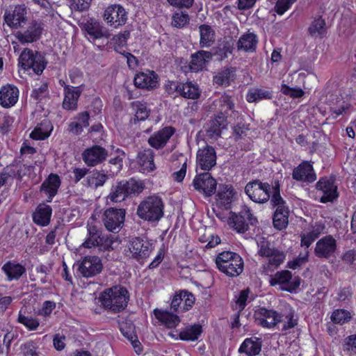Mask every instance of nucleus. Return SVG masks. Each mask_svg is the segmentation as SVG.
<instances>
[{"label": "nucleus", "instance_id": "1", "mask_svg": "<svg viewBox=\"0 0 356 356\" xmlns=\"http://www.w3.org/2000/svg\"><path fill=\"white\" fill-rule=\"evenodd\" d=\"M254 316L257 323L264 327L271 328L279 323H284L282 330H287L297 325V321L293 318L294 312L292 310L284 316L273 309L261 307L255 312Z\"/></svg>", "mask_w": 356, "mask_h": 356}, {"label": "nucleus", "instance_id": "2", "mask_svg": "<svg viewBox=\"0 0 356 356\" xmlns=\"http://www.w3.org/2000/svg\"><path fill=\"white\" fill-rule=\"evenodd\" d=\"M129 294L125 287L115 286L104 290L99 296L102 305L113 313L120 312L127 307Z\"/></svg>", "mask_w": 356, "mask_h": 356}, {"label": "nucleus", "instance_id": "3", "mask_svg": "<svg viewBox=\"0 0 356 356\" xmlns=\"http://www.w3.org/2000/svg\"><path fill=\"white\" fill-rule=\"evenodd\" d=\"M120 243L118 236L104 234L96 226L88 225V237L82 245L86 248L97 247L99 251H110L114 250Z\"/></svg>", "mask_w": 356, "mask_h": 356}, {"label": "nucleus", "instance_id": "4", "mask_svg": "<svg viewBox=\"0 0 356 356\" xmlns=\"http://www.w3.org/2000/svg\"><path fill=\"white\" fill-rule=\"evenodd\" d=\"M143 189V183L134 179L118 181L115 185L112 186L111 192L107 196V200L112 202H121L130 196L140 193Z\"/></svg>", "mask_w": 356, "mask_h": 356}, {"label": "nucleus", "instance_id": "5", "mask_svg": "<svg viewBox=\"0 0 356 356\" xmlns=\"http://www.w3.org/2000/svg\"><path fill=\"white\" fill-rule=\"evenodd\" d=\"M216 264L219 270L229 277H237L243 270V260L242 257L233 252L225 251L218 254Z\"/></svg>", "mask_w": 356, "mask_h": 356}, {"label": "nucleus", "instance_id": "6", "mask_svg": "<svg viewBox=\"0 0 356 356\" xmlns=\"http://www.w3.org/2000/svg\"><path fill=\"white\" fill-rule=\"evenodd\" d=\"M137 214L141 219L149 222L159 221L163 216V203L158 196H149L140 203Z\"/></svg>", "mask_w": 356, "mask_h": 356}, {"label": "nucleus", "instance_id": "7", "mask_svg": "<svg viewBox=\"0 0 356 356\" xmlns=\"http://www.w3.org/2000/svg\"><path fill=\"white\" fill-rule=\"evenodd\" d=\"M19 64L24 70L33 69L35 74H40L44 70L47 62L40 53H34L31 49L26 48L19 56Z\"/></svg>", "mask_w": 356, "mask_h": 356}, {"label": "nucleus", "instance_id": "8", "mask_svg": "<svg viewBox=\"0 0 356 356\" xmlns=\"http://www.w3.org/2000/svg\"><path fill=\"white\" fill-rule=\"evenodd\" d=\"M271 187L272 185L270 186L267 182L254 179L246 184L245 192L253 202L264 204L270 200Z\"/></svg>", "mask_w": 356, "mask_h": 356}, {"label": "nucleus", "instance_id": "9", "mask_svg": "<svg viewBox=\"0 0 356 356\" xmlns=\"http://www.w3.org/2000/svg\"><path fill=\"white\" fill-rule=\"evenodd\" d=\"M258 254L261 257L268 258V264L274 268L278 267L284 260L285 254L270 247V243L264 237L257 241Z\"/></svg>", "mask_w": 356, "mask_h": 356}, {"label": "nucleus", "instance_id": "10", "mask_svg": "<svg viewBox=\"0 0 356 356\" xmlns=\"http://www.w3.org/2000/svg\"><path fill=\"white\" fill-rule=\"evenodd\" d=\"M109 156L108 151L99 145H93L86 148L81 154L82 159L88 167L101 165Z\"/></svg>", "mask_w": 356, "mask_h": 356}, {"label": "nucleus", "instance_id": "11", "mask_svg": "<svg viewBox=\"0 0 356 356\" xmlns=\"http://www.w3.org/2000/svg\"><path fill=\"white\" fill-rule=\"evenodd\" d=\"M77 266V270L86 278L93 277L101 273L103 270L102 260L97 256H86Z\"/></svg>", "mask_w": 356, "mask_h": 356}, {"label": "nucleus", "instance_id": "12", "mask_svg": "<svg viewBox=\"0 0 356 356\" xmlns=\"http://www.w3.org/2000/svg\"><path fill=\"white\" fill-rule=\"evenodd\" d=\"M257 222V218L248 207H244L238 214H233L229 219L230 225L239 233L245 232L249 229V225H254Z\"/></svg>", "mask_w": 356, "mask_h": 356}, {"label": "nucleus", "instance_id": "13", "mask_svg": "<svg viewBox=\"0 0 356 356\" xmlns=\"http://www.w3.org/2000/svg\"><path fill=\"white\" fill-rule=\"evenodd\" d=\"M270 285H282V289L292 292L298 289L300 284V279L298 276L293 277L289 270L277 272L270 280Z\"/></svg>", "mask_w": 356, "mask_h": 356}, {"label": "nucleus", "instance_id": "14", "mask_svg": "<svg viewBox=\"0 0 356 356\" xmlns=\"http://www.w3.org/2000/svg\"><path fill=\"white\" fill-rule=\"evenodd\" d=\"M193 185L196 191L210 197L216 193L217 182L210 173L204 172L196 175Z\"/></svg>", "mask_w": 356, "mask_h": 356}, {"label": "nucleus", "instance_id": "15", "mask_svg": "<svg viewBox=\"0 0 356 356\" xmlns=\"http://www.w3.org/2000/svg\"><path fill=\"white\" fill-rule=\"evenodd\" d=\"M335 179L332 177H322L316 183V188L323 195L320 198V202L326 203L332 202L338 197L337 186L334 184Z\"/></svg>", "mask_w": 356, "mask_h": 356}, {"label": "nucleus", "instance_id": "16", "mask_svg": "<svg viewBox=\"0 0 356 356\" xmlns=\"http://www.w3.org/2000/svg\"><path fill=\"white\" fill-rule=\"evenodd\" d=\"M125 209L111 207L107 209L104 213L103 221L106 228L114 232L118 230L124 223L125 218Z\"/></svg>", "mask_w": 356, "mask_h": 356}, {"label": "nucleus", "instance_id": "17", "mask_svg": "<svg viewBox=\"0 0 356 356\" xmlns=\"http://www.w3.org/2000/svg\"><path fill=\"white\" fill-rule=\"evenodd\" d=\"M104 19L111 26L118 27L127 22V14L122 6L114 4L108 6L105 10Z\"/></svg>", "mask_w": 356, "mask_h": 356}, {"label": "nucleus", "instance_id": "18", "mask_svg": "<svg viewBox=\"0 0 356 356\" xmlns=\"http://www.w3.org/2000/svg\"><path fill=\"white\" fill-rule=\"evenodd\" d=\"M197 168L209 171L216 164V152L212 146L199 149L196 156Z\"/></svg>", "mask_w": 356, "mask_h": 356}, {"label": "nucleus", "instance_id": "19", "mask_svg": "<svg viewBox=\"0 0 356 356\" xmlns=\"http://www.w3.org/2000/svg\"><path fill=\"white\" fill-rule=\"evenodd\" d=\"M132 257L138 261L147 258L152 251V244L140 237L133 238L129 245Z\"/></svg>", "mask_w": 356, "mask_h": 356}, {"label": "nucleus", "instance_id": "20", "mask_svg": "<svg viewBox=\"0 0 356 356\" xmlns=\"http://www.w3.org/2000/svg\"><path fill=\"white\" fill-rule=\"evenodd\" d=\"M42 30L41 23L32 21L25 30L17 31L15 36L22 44L32 43L40 38Z\"/></svg>", "mask_w": 356, "mask_h": 356}, {"label": "nucleus", "instance_id": "21", "mask_svg": "<svg viewBox=\"0 0 356 356\" xmlns=\"http://www.w3.org/2000/svg\"><path fill=\"white\" fill-rule=\"evenodd\" d=\"M337 250V241L331 235H327L317 241L314 254L318 258L329 259Z\"/></svg>", "mask_w": 356, "mask_h": 356}, {"label": "nucleus", "instance_id": "22", "mask_svg": "<svg viewBox=\"0 0 356 356\" xmlns=\"http://www.w3.org/2000/svg\"><path fill=\"white\" fill-rule=\"evenodd\" d=\"M175 132V129L172 127H165L154 132L148 138V144L154 149H161L167 144Z\"/></svg>", "mask_w": 356, "mask_h": 356}, {"label": "nucleus", "instance_id": "23", "mask_svg": "<svg viewBox=\"0 0 356 356\" xmlns=\"http://www.w3.org/2000/svg\"><path fill=\"white\" fill-rule=\"evenodd\" d=\"M6 23L13 29H17L21 26L22 22L26 21V9L24 6L18 5L10 12L6 10L4 15Z\"/></svg>", "mask_w": 356, "mask_h": 356}, {"label": "nucleus", "instance_id": "24", "mask_svg": "<svg viewBox=\"0 0 356 356\" xmlns=\"http://www.w3.org/2000/svg\"><path fill=\"white\" fill-rule=\"evenodd\" d=\"M227 125V116H225V113L219 112L213 119H211L207 124V136L211 138H216L220 136L222 130L225 129Z\"/></svg>", "mask_w": 356, "mask_h": 356}, {"label": "nucleus", "instance_id": "25", "mask_svg": "<svg viewBox=\"0 0 356 356\" xmlns=\"http://www.w3.org/2000/svg\"><path fill=\"white\" fill-rule=\"evenodd\" d=\"M234 41L230 36H225L218 40L217 45L212 49V56L217 57L219 60L227 58L228 54L232 53Z\"/></svg>", "mask_w": 356, "mask_h": 356}, {"label": "nucleus", "instance_id": "26", "mask_svg": "<svg viewBox=\"0 0 356 356\" xmlns=\"http://www.w3.org/2000/svg\"><path fill=\"white\" fill-rule=\"evenodd\" d=\"M19 97V90L13 86L8 84L0 90V105L4 108H10L14 106Z\"/></svg>", "mask_w": 356, "mask_h": 356}, {"label": "nucleus", "instance_id": "27", "mask_svg": "<svg viewBox=\"0 0 356 356\" xmlns=\"http://www.w3.org/2000/svg\"><path fill=\"white\" fill-rule=\"evenodd\" d=\"M81 92L80 87L65 86L63 108L65 110H76L77 102Z\"/></svg>", "mask_w": 356, "mask_h": 356}, {"label": "nucleus", "instance_id": "28", "mask_svg": "<svg viewBox=\"0 0 356 356\" xmlns=\"http://www.w3.org/2000/svg\"><path fill=\"white\" fill-rule=\"evenodd\" d=\"M60 186V179L56 174H50L43 181L40 187V191L44 193L48 196L47 202H51L52 198L57 194Z\"/></svg>", "mask_w": 356, "mask_h": 356}, {"label": "nucleus", "instance_id": "29", "mask_svg": "<svg viewBox=\"0 0 356 356\" xmlns=\"http://www.w3.org/2000/svg\"><path fill=\"white\" fill-rule=\"evenodd\" d=\"M212 58V54L208 51L200 50L191 56L189 68L192 72L202 70Z\"/></svg>", "mask_w": 356, "mask_h": 356}, {"label": "nucleus", "instance_id": "30", "mask_svg": "<svg viewBox=\"0 0 356 356\" xmlns=\"http://www.w3.org/2000/svg\"><path fill=\"white\" fill-rule=\"evenodd\" d=\"M134 82L137 88L152 89L156 86L158 76L154 71L147 73L140 72L136 75Z\"/></svg>", "mask_w": 356, "mask_h": 356}, {"label": "nucleus", "instance_id": "31", "mask_svg": "<svg viewBox=\"0 0 356 356\" xmlns=\"http://www.w3.org/2000/svg\"><path fill=\"white\" fill-rule=\"evenodd\" d=\"M262 340L260 338L252 337L245 339L239 347L240 353H245L248 356H255L261 350Z\"/></svg>", "mask_w": 356, "mask_h": 356}, {"label": "nucleus", "instance_id": "32", "mask_svg": "<svg viewBox=\"0 0 356 356\" xmlns=\"http://www.w3.org/2000/svg\"><path fill=\"white\" fill-rule=\"evenodd\" d=\"M293 178L298 181L313 182L316 177L312 165L307 162H303L293 170Z\"/></svg>", "mask_w": 356, "mask_h": 356}, {"label": "nucleus", "instance_id": "33", "mask_svg": "<svg viewBox=\"0 0 356 356\" xmlns=\"http://www.w3.org/2000/svg\"><path fill=\"white\" fill-rule=\"evenodd\" d=\"M154 154L151 149H145L138 154V163L143 172H152L155 168L154 163Z\"/></svg>", "mask_w": 356, "mask_h": 356}, {"label": "nucleus", "instance_id": "34", "mask_svg": "<svg viewBox=\"0 0 356 356\" xmlns=\"http://www.w3.org/2000/svg\"><path fill=\"white\" fill-rule=\"evenodd\" d=\"M3 273L7 276L8 281L18 280L26 270V268L22 264L15 261H7L1 268Z\"/></svg>", "mask_w": 356, "mask_h": 356}, {"label": "nucleus", "instance_id": "35", "mask_svg": "<svg viewBox=\"0 0 356 356\" xmlns=\"http://www.w3.org/2000/svg\"><path fill=\"white\" fill-rule=\"evenodd\" d=\"M89 119L90 115L88 112L79 113L74 118V120L69 124L68 131L75 135L81 134L83 128L89 126Z\"/></svg>", "mask_w": 356, "mask_h": 356}, {"label": "nucleus", "instance_id": "36", "mask_svg": "<svg viewBox=\"0 0 356 356\" xmlns=\"http://www.w3.org/2000/svg\"><path fill=\"white\" fill-rule=\"evenodd\" d=\"M131 108L134 113V117L130 120V123L136 124L139 121L145 120L150 114V110L147 108V104L140 101H135L131 103Z\"/></svg>", "mask_w": 356, "mask_h": 356}, {"label": "nucleus", "instance_id": "37", "mask_svg": "<svg viewBox=\"0 0 356 356\" xmlns=\"http://www.w3.org/2000/svg\"><path fill=\"white\" fill-rule=\"evenodd\" d=\"M84 29L93 40L108 38L109 35L107 29L97 21H88L84 24Z\"/></svg>", "mask_w": 356, "mask_h": 356}, {"label": "nucleus", "instance_id": "38", "mask_svg": "<svg viewBox=\"0 0 356 356\" xmlns=\"http://www.w3.org/2000/svg\"><path fill=\"white\" fill-rule=\"evenodd\" d=\"M199 31L200 47H210L215 42V31L210 25L204 24L199 26Z\"/></svg>", "mask_w": 356, "mask_h": 356}, {"label": "nucleus", "instance_id": "39", "mask_svg": "<svg viewBox=\"0 0 356 356\" xmlns=\"http://www.w3.org/2000/svg\"><path fill=\"white\" fill-rule=\"evenodd\" d=\"M173 85L177 86H176L177 93L184 98L195 99L200 95V90L197 86L191 82L174 83Z\"/></svg>", "mask_w": 356, "mask_h": 356}, {"label": "nucleus", "instance_id": "40", "mask_svg": "<svg viewBox=\"0 0 356 356\" xmlns=\"http://www.w3.org/2000/svg\"><path fill=\"white\" fill-rule=\"evenodd\" d=\"M257 36L253 33H246L242 35L237 42L238 50L244 51H254L257 48Z\"/></svg>", "mask_w": 356, "mask_h": 356}, {"label": "nucleus", "instance_id": "41", "mask_svg": "<svg viewBox=\"0 0 356 356\" xmlns=\"http://www.w3.org/2000/svg\"><path fill=\"white\" fill-rule=\"evenodd\" d=\"M327 32L326 23L321 16L314 19L308 27V33L312 38H323Z\"/></svg>", "mask_w": 356, "mask_h": 356}, {"label": "nucleus", "instance_id": "42", "mask_svg": "<svg viewBox=\"0 0 356 356\" xmlns=\"http://www.w3.org/2000/svg\"><path fill=\"white\" fill-rule=\"evenodd\" d=\"M325 228L324 224L316 222L310 232L301 236V245L309 248L323 233Z\"/></svg>", "mask_w": 356, "mask_h": 356}, {"label": "nucleus", "instance_id": "43", "mask_svg": "<svg viewBox=\"0 0 356 356\" xmlns=\"http://www.w3.org/2000/svg\"><path fill=\"white\" fill-rule=\"evenodd\" d=\"M51 216V208L49 205L40 204L33 214L34 222L42 226L49 224Z\"/></svg>", "mask_w": 356, "mask_h": 356}, {"label": "nucleus", "instance_id": "44", "mask_svg": "<svg viewBox=\"0 0 356 356\" xmlns=\"http://www.w3.org/2000/svg\"><path fill=\"white\" fill-rule=\"evenodd\" d=\"M108 176L104 171L94 170L86 178V185L97 188L102 186L108 179Z\"/></svg>", "mask_w": 356, "mask_h": 356}, {"label": "nucleus", "instance_id": "45", "mask_svg": "<svg viewBox=\"0 0 356 356\" xmlns=\"http://www.w3.org/2000/svg\"><path fill=\"white\" fill-rule=\"evenodd\" d=\"M289 209H276L273 218L275 228L278 230L285 229L289 223Z\"/></svg>", "mask_w": 356, "mask_h": 356}, {"label": "nucleus", "instance_id": "46", "mask_svg": "<svg viewBox=\"0 0 356 356\" xmlns=\"http://www.w3.org/2000/svg\"><path fill=\"white\" fill-rule=\"evenodd\" d=\"M218 203L225 209L230 207L234 195V190L231 186L224 185L220 187V191L217 194Z\"/></svg>", "mask_w": 356, "mask_h": 356}, {"label": "nucleus", "instance_id": "47", "mask_svg": "<svg viewBox=\"0 0 356 356\" xmlns=\"http://www.w3.org/2000/svg\"><path fill=\"white\" fill-rule=\"evenodd\" d=\"M272 195H270V204L276 209H286V202L280 195V184L279 181H275L271 187Z\"/></svg>", "mask_w": 356, "mask_h": 356}, {"label": "nucleus", "instance_id": "48", "mask_svg": "<svg viewBox=\"0 0 356 356\" xmlns=\"http://www.w3.org/2000/svg\"><path fill=\"white\" fill-rule=\"evenodd\" d=\"M202 327L200 324H194L186 327L184 330L180 332L179 338L183 341H195L201 335Z\"/></svg>", "mask_w": 356, "mask_h": 356}, {"label": "nucleus", "instance_id": "49", "mask_svg": "<svg viewBox=\"0 0 356 356\" xmlns=\"http://www.w3.org/2000/svg\"><path fill=\"white\" fill-rule=\"evenodd\" d=\"M272 98V91L261 88L250 89L246 97L247 101L249 102H256L262 99H271Z\"/></svg>", "mask_w": 356, "mask_h": 356}, {"label": "nucleus", "instance_id": "50", "mask_svg": "<svg viewBox=\"0 0 356 356\" xmlns=\"http://www.w3.org/2000/svg\"><path fill=\"white\" fill-rule=\"evenodd\" d=\"M156 318L167 327H175L180 322L178 316L168 312H157L155 310Z\"/></svg>", "mask_w": 356, "mask_h": 356}, {"label": "nucleus", "instance_id": "51", "mask_svg": "<svg viewBox=\"0 0 356 356\" xmlns=\"http://www.w3.org/2000/svg\"><path fill=\"white\" fill-rule=\"evenodd\" d=\"M234 68H225L213 77V81L219 86H229L230 81L234 79Z\"/></svg>", "mask_w": 356, "mask_h": 356}, {"label": "nucleus", "instance_id": "52", "mask_svg": "<svg viewBox=\"0 0 356 356\" xmlns=\"http://www.w3.org/2000/svg\"><path fill=\"white\" fill-rule=\"evenodd\" d=\"M190 20L189 16L186 12H177L172 16V25L176 28H183Z\"/></svg>", "mask_w": 356, "mask_h": 356}, {"label": "nucleus", "instance_id": "53", "mask_svg": "<svg viewBox=\"0 0 356 356\" xmlns=\"http://www.w3.org/2000/svg\"><path fill=\"white\" fill-rule=\"evenodd\" d=\"M220 108V111L226 115L228 111H232L234 107V104L232 97L226 94L222 95L217 101Z\"/></svg>", "mask_w": 356, "mask_h": 356}, {"label": "nucleus", "instance_id": "54", "mask_svg": "<svg viewBox=\"0 0 356 356\" xmlns=\"http://www.w3.org/2000/svg\"><path fill=\"white\" fill-rule=\"evenodd\" d=\"M350 318L348 312L344 309H337L334 311L331 316L332 321L334 323L343 324Z\"/></svg>", "mask_w": 356, "mask_h": 356}, {"label": "nucleus", "instance_id": "55", "mask_svg": "<svg viewBox=\"0 0 356 356\" xmlns=\"http://www.w3.org/2000/svg\"><path fill=\"white\" fill-rule=\"evenodd\" d=\"M23 356H39L38 346L33 341H29L21 346Z\"/></svg>", "mask_w": 356, "mask_h": 356}, {"label": "nucleus", "instance_id": "56", "mask_svg": "<svg viewBox=\"0 0 356 356\" xmlns=\"http://www.w3.org/2000/svg\"><path fill=\"white\" fill-rule=\"evenodd\" d=\"M17 321L30 330H35L40 325L39 321L37 319L22 315L20 312L19 314Z\"/></svg>", "mask_w": 356, "mask_h": 356}, {"label": "nucleus", "instance_id": "57", "mask_svg": "<svg viewBox=\"0 0 356 356\" xmlns=\"http://www.w3.org/2000/svg\"><path fill=\"white\" fill-rule=\"evenodd\" d=\"M343 349L349 355H356V335H351L346 339Z\"/></svg>", "mask_w": 356, "mask_h": 356}, {"label": "nucleus", "instance_id": "58", "mask_svg": "<svg viewBox=\"0 0 356 356\" xmlns=\"http://www.w3.org/2000/svg\"><path fill=\"white\" fill-rule=\"evenodd\" d=\"M8 167L13 168V169H10L11 172H15V175H12L11 177H17L19 179H21L22 176L26 173L29 169L31 168L29 165H26L20 163H13L10 165H8Z\"/></svg>", "mask_w": 356, "mask_h": 356}, {"label": "nucleus", "instance_id": "59", "mask_svg": "<svg viewBox=\"0 0 356 356\" xmlns=\"http://www.w3.org/2000/svg\"><path fill=\"white\" fill-rule=\"evenodd\" d=\"M281 91L283 94L289 95L293 98H299L304 95V91L300 88H290L286 84H282Z\"/></svg>", "mask_w": 356, "mask_h": 356}, {"label": "nucleus", "instance_id": "60", "mask_svg": "<svg viewBox=\"0 0 356 356\" xmlns=\"http://www.w3.org/2000/svg\"><path fill=\"white\" fill-rule=\"evenodd\" d=\"M296 1L297 0H277L274 10L278 15H282L289 10Z\"/></svg>", "mask_w": 356, "mask_h": 356}, {"label": "nucleus", "instance_id": "61", "mask_svg": "<svg viewBox=\"0 0 356 356\" xmlns=\"http://www.w3.org/2000/svg\"><path fill=\"white\" fill-rule=\"evenodd\" d=\"M91 1L92 0H71L70 8L72 10L82 12L90 8Z\"/></svg>", "mask_w": 356, "mask_h": 356}, {"label": "nucleus", "instance_id": "62", "mask_svg": "<svg viewBox=\"0 0 356 356\" xmlns=\"http://www.w3.org/2000/svg\"><path fill=\"white\" fill-rule=\"evenodd\" d=\"M2 331L6 332L3 343L6 347L7 352H8L10 350L11 342L15 337H17V334L15 331H13L12 328L10 330L9 328H3Z\"/></svg>", "mask_w": 356, "mask_h": 356}, {"label": "nucleus", "instance_id": "63", "mask_svg": "<svg viewBox=\"0 0 356 356\" xmlns=\"http://www.w3.org/2000/svg\"><path fill=\"white\" fill-rule=\"evenodd\" d=\"M55 307L56 303L54 302L46 300L43 302L42 307L38 310V314L43 316H49Z\"/></svg>", "mask_w": 356, "mask_h": 356}, {"label": "nucleus", "instance_id": "64", "mask_svg": "<svg viewBox=\"0 0 356 356\" xmlns=\"http://www.w3.org/2000/svg\"><path fill=\"white\" fill-rule=\"evenodd\" d=\"M182 296L183 302H184L183 310L188 311L193 307L195 302V297L193 293L187 291H182Z\"/></svg>", "mask_w": 356, "mask_h": 356}]
</instances>
